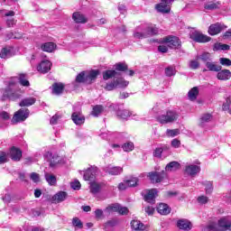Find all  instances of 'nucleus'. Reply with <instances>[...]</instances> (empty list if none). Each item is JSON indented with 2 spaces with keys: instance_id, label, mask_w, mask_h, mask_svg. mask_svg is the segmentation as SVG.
Here are the masks:
<instances>
[{
  "instance_id": "f257e3e1",
  "label": "nucleus",
  "mask_w": 231,
  "mask_h": 231,
  "mask_svg": "<svg viewBox=\"0 0 231 231\" xmlns=\"http://www.w3.org/2000/svg\"><path fill=\"white\" fill-rule=\"evenodd\" d=\"M231 231V220L228 217H222L216 222H209L208 225H202L200 231Z\"/></svg>"
},
{
  "instance_id": "f03ea898",
  "label": "nucleus",
  "mask_w": 231,
  "mask_h": 231,
  "mask_svg": "<svg viewBox=\"0 0 231 231\" xmlns=\"http://www.w3.org/2000/svg\"><path fill=\"white\" fill-rule=\"evenodd\" d=\"M152 35H158V27L154 24L140 25L134 32V39H147Z\"/></svg>"
},
{
  "instance_id": "7ed1b4c3",
  "label": "nucleus",
  "mask_w": 231,
  "mask_h": 231,
  "mask_svg": "<svg viewBox=\"0 0 231 231\" xmlns=\"http://www.w3.org/2000/svg\"><path fill=\"white\" fill-rule=\"evenodd\" d=\"M98 70H91L88 74L86 71H82L76 77V82L92 84L93 80H96L97 77H98Z\"/></svg>"
},
{
  "instance_id": "20e7f679",
  "label": "nucleus",
  "mask_w": 231,
  "mask_h": 231,
  "mask_svg": "<svg viewBox=\"0 0 231 231\" xmlns=\"http://www.w3.org/2000/svg\"><path fill=\"white\" fill-rule=\"evenodd\" d=\"M176 120H178V113L174 111H168L166 114L157 116V121H159L160 124H172V122H176Z\"/></svg>"
},
{
  "instance_id": "39448f33",
  "label": "nucleus",
  "mask_w": 231,
  "mask_h": 231,
  "mask_svg": "<svg viewBox=\"0 0 231 231\" xmlns=\"http://www.w3.org/2000/svg\"><path fill=\"white\" fill-rule=\"evenodd\" d=\"M44 159L46 160V162H48L49 166L51 168L57 167L58 165H60V163H64L60 156L53 154L50 152H47L44 154Z\"/></svg>"
},
{
  "instance_id": "423d86ee",
  "label": "nucleus",
  "mask_w": 231,
  "mask_h": 231,
  "mask_svg": "<svg viewBox=\"0 0 231 231\" xmlns=\"http://www.w3.org/2000/svg\"><path fill=\"white\" fill-rule=\"evenodd\" d=\"M30 116V110L21 108L13 116L11 122L12 124H19V122H24L26 118Z\"/></svg>"
},
{
  "instance_id": "0eeeda50",
  "label": "nucleus",
  "mask_w": 231,
  "mask_h": 231,
  "mask_svg": "<svg viewBox=\"0 0 231 231\" xmlns=\"http://www.w3.org/2000/svg\"><path fill=\"white\" fill-rule=\"evenodd\" d=\"M13 86H15V82H9L8 88L3 93L2 100H6V98H9L10 100H17V98H21L20 94L12 91Z\"/></svg>"
},
{
  "instance_id": "6e6552de",
  "label": "nucleus",
  "mask_w": 231,
  "mask_h": 231,
  "mask_svg": "<svg viewBox=\"0 0 231 231\" xmlns=\"http://www.w3.org/2000/svg\"><path fill=\"white\" fill-rule=\"evenodd\" d=\"M162 42L167 44V47L171 48L172 50H176L181 46V41L176 36H167L162 39Z\"/></svg>"
},
{
  "instance_id": "1a4fd4ad",
  "label": "nucleus",
  "mask_w": 231,
  "mask_h": 231,
  "mask_svg": "<svg viewBox=\"0 0 231 231\" xmlns=\"http://www.w3.org/2000/svg\"><path fill=\"white\" fill-rule=\"evenodd\" d=\"M189 39L194 41V42H209L212 38L201 33L199 31H194L189 33Z\"/></svg>"
},
{
  "instance_id": "9d476101",
  "label": "nucleus",
  "mask_w": 231,
  "mask_h": 231,
  "mask_svg": "<svg viewBox=\"0 0 231 231\" xmlns=\"http://www.w3.org/2000/svg\"><path fill=\"white\" fill-rule=\"evenodd\" d=\"M148 177L152 183H162V181H163L167 177V173H165V171H152L148 173Z\"/></svg>"
},
{
  "instance_id": "9b49d317",
  "label": "nucleus",
  "mask_w": 231,
  "mask_h": 231,
  "mask_svg": "<svg viewBox=\"0 0 231 231\" xmlns=\"http://www.w3.org/2000/svg\"><path fill=\"white\" fill-rule=\"evenodd\" d=\"M156 196H158V189H148L146 190V194L143 197L144 201L153 205V203L156 202Z\"/></svg>"
},
{
  "instance_id": "f8f14e48",
  "label": "nucleus",
  "mask_w": 231,
  "mask_h": 231,
  "mask_svg": "<svg viewBox=\"0 0 231 231\" xmlns=\"http://www.w3.org/2000/svg\"><path fill=\"white\" fill-rule=\"evenodd\" d=\"M9 155L13 162H21V159L23 158V151L15 146H13L10 150Z\"/></svg>"
},
{
  "instance_id": "ddd939ff",
  "label": "nucleus",
  "mask_w": 231,
  "mask_h": 231,
  "mask_svg": "<svg viewBox=\"0 0 231 231\" xmlns=\"http://www.w3.org/2000/svg\"><path fill=\"white\" fill-rule=\"evenodd\" d=\"M201 171V168L199 166L195 165V164H188L185 166L184 172L188 176H191V178H194L198 172Z\"/></svg>"
},
{
  "instance_id": "4468645a",
  "label": "nucleus",
  "mask_w": 231,
  "mask_h": 231,
  "mask_svg": "<svg viewBox=\"0 0 231 231\" xmlns=\"http://www.w3.org/2000/svg\"><path fill=\"white\" fill-rule=\"evenodd\" d=\"M226 26L224 24H221L219 23L211 24L208 28V33L209 35H217V33H221L223 30H226Z\"/></svg>"
},
{
  "instance_id": "2eb2a0df",
  "label": "nucleus",
  "mask_w": 231,
  "mask_h": 231,
  "mask_svg": "<svg viewBox=\"0 0 231 231\" xmlns=\"http://www.w3.org/2000/svg\"><path fill=\"white\" fill-rule=\"evenodd\" d=\"M98 171V168L95 167V166H92L90 168H88L86 172L84 173V180L86 181H89L93 179H95V176H97V172Z\"/></svg>"
},
{
  "instance_id": "dca6fc26",
  "label": "nucleus",
  "mask_w": 231,
  "mask_h": 231,
  "mask_svg": "<svg viewBox=\"0 0 231 231\" xmlns=\"http://www.w3.org/2000/svg\"><path fill=\"white\" fill-rule=\"evenodd\" d=\"M71 118L76 125H82L86 122V117L82 115V112L72 113Z\"/></svg>"
},
{
  "instance_id": "f3484780",
  "label": "nucleus",
  "mask_w": 231,
  "mask_h": 231,
  "mask_svg": "<svg viewBox=\"0 0 231 231\" xmlns=\"http://www.w3.org/2000/svg\"><path fill=\"white\" fill-rule=\"evenodd\" d=\"M177 226L180 228V230H192V223L189 221L188 219H180L177 221Z\"/></svg>"
},
{
  "instance_id": "a211bd4d",
  "label": "nucleus",
  "mask_w": 231,
  "mask_h": 231,
  "mask_svg": "<svg viewBox=\"0 0 231 231\" xmlns=\"http://www.w3.org/2000/svg\"><path fill=\"white\" fill-rule=\"evenodd\" d=\"M37 69L40 73H48L51 69V62L50 60H43L39 64Z\"/></svg>"
},
{
  "instance_id": "6ab92c4d",
  "label": "nucleus",
  "mask_w": 231,
  "mask_h": 231,
  "mask_svg": "<svg viewBox=\"0 0 231 231\" xmlns=\"http://www.w3.org/2000/svg\"><path fill=\"white\" fill-rule=\"evenodd\" d=\"M105 172H107V174H110L111 176H118V174L124 172V169L121 167L107 166L105 168Z\"/></svg>"
},
{
  "instance_id": "aec40b11",
  "label": "nucleus",
  "mask_w": 231,
  "mask_h": 231,
  "mask_svg": "<svg viewBox=\"0 0 231 231\" xmlns=\"http://www.w3.org/2000/svg\"><path fill=\"white\" fill-rule=\"evenodd\" d=\"M204 8L205 10H219L221 8V2L216 0L207 2L204 5Z\"/></svg>"
},
{
  "instance_id": "412c9836",
  "label": "nucleus",
  "mask_w": 231,
  "mask_h": 231,
  "mask_svg": "<svg viewBox=\"0 0 231 231\" xmlns=\"http://www.w3.org/2000/svg\"><path fill=\"white\" fill-rule=\"evenodd\" d=\"M157 12L161 14H169L171 12V5L165 4V2H161L155 5Z\"/></svg>"
},
{
  "instance_id": "4be33fe9",
  "label": "nucleus",
  "mask_w": 231,
  "mask_h": 231,
  "mask_svg": "<svg viewBox=\"0 0 231 231\" xmlns=\"http://www.w3.org/2000/svg\"><path fill=\"white\" fill-rule=\"evenodd\" d=\"M72 19L75 21L77 23H81V24H86L88 23V18L79 12H76L72 14Z\"/></svg>"
},
{
  "instance_id": "5701e85b",
  "label": "nucleus",
  "mask_w": 231,
  "mask_h": 231,
  "mask_svg": "<svg viewBox=\"0 0 231 231\" xmlns=\"http://www.w3.org/2000/svg\"><path fill=\"white\" fill-rule=\"evenodd\" d=\"M180 167L181 165L180 164V162L173 161L166 165L165 171L167 172H174L175 171H180Z\"/></svg>"
},
{
  "instance_id": "b1692460",
  "label": "nucleus",
  "mask_w": 231,
  "mask_h": 231,
  "mask_svg": "<svg viewBox=\"0 0 231 231\" xmlns=\"http://www.w3.org/2000/svg\"><path fill=\"white\" fill-rule=\"evenodd\" d=\"M230 78L231 72L229 69H220L217 74V79H218V80H229Z\"/></svg>"
},
{
  "instance_id": "393cba45",
  "label": "nucleus",
  "mask_w": 231,
  "mask_h": 231,
  "mask_svg": "<svg viewBox=\"0 0 231 231\" xmlns=\"http://www.w3.org/2000/svg\"><path fill=\"white\" fill-rule=\"evenodd\" d=\"M66 198H68V193L65 191H60L52 197V201L53 203H61V201H64Z\"/></svg>"
},
{
  "instance_id": "a878e982",
  "label": "nucleus",
  "mask_w": 231,
  "mask_h": 231,
  "mask_svg": "<svg viewBox=\"0 0 231 231\" xmlns=\"http://www.w3.org/2000/svg\"><path fill=\"white\" fill-rule=\"evenodd\" d=\"M157 212L162 216H167L168 214H171V208H169L167 204L161 203L157 207Z\"/></svg>"
},
{
  "instance_id": "bb28decb",
  "label": "nucleus",
  "mask_w": 231,
  "mask_h": 231,
  "mask_svg": "<svg viewBox=\"0 0 231 231\" xmlns=\"http://www.w3.org/2000/svg\"><path fill=\"white\" fill-rule=\"evenodd\" d=\"M35 102H37V99L35 97H27V98H23L20 102L19 106L21 107H30V106H33Z\"/></svg>"
},
{
  "instance_id": "cd10ccee",
  "label": "nucleus",
  "mask_w": 231,
  "mask_h": 231,
  "mask_svg": "<svg viewBox=\"0 0 231 231\" xmlns=\"http://www.w3.org/2000/svg\"><path fill=\"white\" fill-rule=\"evenodd\" d=\"M198 95H199V88L194 87L188 92V98L191 100V102H194V100L198 98Z\"/></svg>"
},
{
  "instance_id": "c85d7f7f",
  "label": "nucleus",
  "mask_w": 231,
  "mask_h": 231,
  "mask_svg": "<svg viewBox=\"0 0 231 231\" xmlns=\"http://www.w3.org/2000/svg\"><path fill=\"white\" fill-rule=\"evenodd\" d=\"M131 226L133 230H137V231L145 230V225H143V223H142L140 220H132Z\"/></svg>"
},
{
  "instance_id": "c756f323",
  "label": "nucleus",
  "mask_w": 231,
  "mask_h": 231,
  "mask_svg": "<svg viewBox=\"0 0 231 231\" xmlns=\"http://www.w3.org/2000/svg\"><path fill=\"white\" fill-rule=\"evenodd\" d=\"M62 91H64V84H62V83H54L52 85V93L54 95H62Z\"/></svg>"
},
{
  "instance_id": "7c9ffc66",
  "label": "nucleus",
  "mask_w": 231,
  "mask_h": 231,
  "mask_svg": "<svg viewBox=\"0 0 231 231\" xmlns=\"http://www.w3.org/2000/svg\"><path fill=\"white\" fill-rule=\"evenodd\" d=\"M57 48V45L53 42H46L42 45V51H47L48 53H51Z\"/></svg>"
},
{
  "instance_id": "2f4dec72",
  "label": "nucleus",
  "mask_w": 231,
  "mask_h": 231,
  "mask_svg": "<svg viewBox=\"0 0 231 231\" xmlns=\"http://www.w3.org/2000/svg\"><path fill=\"white\" fill-rule=\"evenodd\" d=\"M18 80L21 86L29 88L30 81H28V76H26V74H19Z\"/></svg>"
},
{
  "instance_id": "473e14b6",
  "label": "nucleus",
  "mask_w": 231,
  "mask_h": 231,
  "mask_svg": "<svg viewBox=\"0 0 231 231\" xmlns=\"http://www.w3.org/2000/svg\"><path fill=\"white\" fill-rule=\"evenodd\" d=\"M45 180L49 185H57V177L55 175L45 172Z\"/></svg>"
},
{
  "instance_id": "72a5a7b5",
  "label": "nucleus",
  "mask_w": 231,
  "mask_h": 231,
  "mask_svg": "<svg viewBox=\"0 0 231 231\" xmlns=\"http://www.w3.org/2000/svg\"><path fill=\"white\" fill-rule=\"evenodd\" d=\"M206 67L208 68V71H221V65H217L214 62H207Z\"/></svg>"
},
{
  "instance_id": "f704fd0d",
  "label": "nucleus",
  "mask_w": 231,
  "mask_h": 231,
  "mask_svg": "<svg viewBox=\"0 0 231 231\" xmlns=\"http://www.w3.org/2000/svg\"><path fill=\"white\" fill-rule=\"evenodd\" d=\"M104 113V106L101 105H97L93 107L91 115L92 116H100Z\"/></svg>"
},
{
  "instance_id": "c9c22d12",
  "label": "nucleus",
  "mask_w": 231,
  "mask_h": 231,
  "mask_svg": "<svg viewBox=\"0 0 231 231\" xmlns=\"http://www.w3.org/2000/svg\"><path fill=\"white\" fill-rule=\"evenodd\" d=\"M116 88H127L129 86V81L124 79V78H118L115 79Z\"/></svg>"
},
{
  "instance_id": "e433bc0d",
  "label": "nucleus",
  "mask_w": 231,
  "mask_h": 231,
  "mask_svg": "<svg viewBox=\"0 0 231 231\" xmlns=\"http://www.w3.org/2000/svg\"><path fill=\"white\" fill-rule=\"evenodd\" d=\"M212 120V115L210 114H204L200 117V123L199 125L203 127L206 124H208Z\"/></svg>"
},
{
  "instance_id": "4c0bfd02",
  "label": "nucleus",
  "mask_w": 231,
  "mask_h": 231,
  "mask_svg": "<svg viewBox=\"0 0 231 231\" xmlns=\"http://www.w3.org/2000/svg\"><path fill=\"white\" fill-rule=\"evenodd\" d=\"M118 72L116 70H106L103 72V79L104 80H109V79H113V77H116Z\"/></svg>"
},
{
  "instance_id": "58836bf2",
  "label": "nucleus",
  "mask_w": 231,
  "mask_h": 231,
  "mask_svg": "<svg viewBox=\"0 0 231 231\" xmlns=\"http://www.w3.org/2000/svg\"><path fill=\"white\" fill-rule=\"evenodd\" d=\"M122 149L125 152H131V151L134 150V143H133V142H128V143H125L122 145Z\"/></svg>"
},
{
  "instance_id": "ea45409f",
  "label": "nucleus",
  "mask_w": 231,
  "mask_h": 231,
  "mask_svg": "<svg viewBox=\"0 0 231 231\" xmlns=\"http://www.w3.org/2000/svg\"><path fill=\"white\" fill-rule=\"evenodd\" d=\"M9 57H12V51L7 48H3L0 52V58L1 59H9Z\"/></svg>"
},
{
  "instance_id": "a19ab883",
  "label": "nucleus",
  "mask_w": 231,
  "mask_h": 231,
  "mask_svg": "<svg viewBox=\"0 0 231 231\" xmlns=\"http://www.w3.org/2000/svg\"><path fill=\"white\" fill-rule=\"evenodd\" d=\"M117 116L125 120V119L129 118V116H131V112H129V110H126V109L118 110Z\"/></svg>"
},
{
  "instance_id": "79ce46f5",
  "label": "nucleus",
  "mask_w": 231,
  "mask_h": 231,
  "mask_svg": "<svg viewBox=\"0 0 231 231\" xmlns=\"http://www.w3.org/2000/svg\"><path fill=\"white\" fill-rule=\"evenodd\" d=\"M90 192L92 194H98L100 192V184L97 182H91L90 183Z\"/></svg>"
},
{
  "instance_id": "37998d69",
  "label": "nucleus",
  "mask_w": 231,
  "mask_h": 231,
  "mask_svg": "<svg viewBox=\"0 0 231 231\" xmlns=\"http://www.w3.org/2000/svg\"><path fill=\"white\" fill-rule=\"evenodd\" d=\"M116 71H127L128 67L125 62H118L115 65Z\"/></svg>"
},
{
  "instance_id": "c03bdc74",
  "label": "nucleus",
  "mask_w": 231,
  "mask_h": 231,
  "mask_svg": "<svg viewBox=\"0 0 231 231\" xmlns=\"http://www.w3.org/2000/svg\"><path fill=\"white\" fill-rule=\"evenodd\" d=\"M197 59L202 60V62H206L207 64V62H209L211 60L210 53L204 52L200 56H198Z\"/></svg>"
},
{
  "instance_id": "a18cd8bd",
  "label": "nucleus",
  "mask_w": 231,
  "mask_h": 231,
  "mask_svg": "<svg viewBox=\"0 0 231 231\" xmlns=\"http://www.w3.org/2000/svg\"><path fill=\"white\" fill-rule=\"evenodd\" d=\"M72 225L73 226H75L76 228H79L82 229L84 227V224H82V221H80L79 219V217H74L72 219Z\"/></svg>"
},
{
  "instance_id": "49530a36",
  "label": "nucleus",
  "mask_w": 231,
  "mask_h": 231,
  "mask_svg": "<svg viewBox=\"0 0 231 231\" xmlns=\"http://www.w3.org/2000/svg\"><path fill=\"white\" fill-rule=\"evenodd\" d=\"M180 134V129H167L166 135L173 138L174 136H178Z\"/></svg>"
},
{
  "instance_id": "de8ad7c7",
  "label": "nucleus",
  "mask_w": 231,
  "mask_h": 231,
  "mask_svg": "<svg viewBox=\"0 0 231 231\" xmlns=\"http://www.w3.org/2000/svg\"><path fill=\"white\" fill-rule=\"evenodd\" d=\"M120 207L119 204H112L106 208V210H108V212H119Z\"/></svg>"
},
{
  "instance_id": "09e8293b",
  "label": "nucleus",
  "mask_w": 231,
  "mask_h": 231,
  "mask_svg": "<svg viewBox=\"0 0 231 231\" xmlns=\"http://www.w3.org/2000/svg\"><path fill=\"white\" fill-rule=\"evenodd\" d=\"M165 75L167 77H172L173 75H176V69L174 67H168L165 69Z\"/></svg>"
},
{
  "instance_id": "8fccbe9b",
  "label": "nucleus",
  "mask_w": 231,
  "mask_h": 231,
  "mask_svg": "<svg viewBox=\"0 0 231 231\" xmlns=\"http://www.w3.org/2000/svg\"><path fill=\"white\" fill-rule=\"evenodd\" d=\"M127 187H136L138 185V178H132L126 180Z\"/></svg>"
},
{
  "instance_id": "3c124183",
  "label": "nucleus",
  "mask_w": 231,
  "mask_h": 231,
  "mask_svg": "<svg viewBox=\"0 0 231 231\" xmlns=\"http://www.w3.org/2000/svg\"><path fill=\"white\" fill-rule=\"evenodd\" d=\"M30 178L34 183H39V181H41V177L39 176V173L32 172Z\"/></svg>"
},
{
  "instance_id": "603ef678",
  "label": "nucleus",
  "mask_w": 231,
  "mask_h": 231,
  "mask_svg": "<svg viewBox=\"0 0 231 231\" xmlns=\"http://www.w3.org/2000/svg\"><path fill=\"white\" fill-rule=\"evenodd\" d=\"M8 162V155L5 152H0V165Z\"/></svg>"
},
{
  "instance_id": "864d4df0",
  "label": "nucleus",
  "mask_w": 231,
  "mask_h": 231,
  "mask_svg": "<svg viewBox=\"0 0 231 231\" xmlns=\"http://www.w3.org/2000/svg\"><path fill=\"white\" fill-rule=\"evenodd\" d=\"M197 201H199V203L200 205H207V203H208V197H207V196H199L197 199Z\"/></svg>"
},
{
  "instance_id": "5fc2aeb1",
  "label": "nucleus",
  "mask_w": 231,
  "mask_h": 231,
  "mask_svg": "<svg viewBox=\"0 0 231 231\" xmlns=\"http://www.w3.org/2000/svg\"><path fill=\"white\" fill-rule=\"evenodd\" d=\"M15 24H17V20L15 19L12 18L6 20L7 28H14Z\"/></svg>"
},
{
  "instance_id": "6e6d98bb",
  "label": "nucleus",
  "mask_w": 231,
  "mask_h": 231,
  "mask_svg": "<svg viewBox=\"0 0 231 231\" xmlns=\"http://www.w3.org/2000/svg\"><path fill=\"white\" fill-rule=\"evenodd\" d=\"M219 62L222 66H231V60L228 58H220Z\"/></svg>"
},
{
  "instance_id": "4d7b16f0",
  "label": "nucleus",
  "mask_w": 231,
  "mask_h": 231,
  "mask_svg": "<svg viewBox=\"0 0 231 231\" xmlns=\"http://www.w3.org/2000/svg\"><path fill=\"white\" fill-rule=\"evenodd\" d=\"M231 105V97L226 98V102L223 104L224 111H228Z\"/></svg>"
},
{
  "instance_id": "13d9d810",
  "label": "nucleus",
  "mask_w": 231,
  "mask_h": 231,
  "mask_svg": "<svg viewBox=\"0 0 231 231\" xmlns=\"http://www.w3.org/2000/svg\"><path fill=\"white\" fill-rule=\"evenodd\" d=\"M116 88V83L114 80L111 83L106 84L105 89H106V91H113V89Z\"/></svg>"
},
{
  "instance_id": "bf43d9fd",
  "label": "nucleus",
  "mask_w": 231,
  "mask_h": 231,
  "mask_svg": "<svg viewBox=\"0 0 231 231\" xmlns=\"http://www.w3.org/2000/svg\"><path fill=\"white\" fill-rule=\"evenodd\" d=\"M162 152H163V148H156L153 152V156L155 158H162Z\"/></svg>"
},
{
  "instance_id": "052dcab7",
  "label": "nucleus",
  "mask_w": 231,
  "mask_h": 231,
  "mask_svg": "<svg viewBox=\"0 0 231 231\" xmlns=\"http://www.w3.org/2000/svg\"><path fill=\"white\" fill-rule=\"evenodd\" d=\"M189 68L191 69H198V68H199V60H191L189 62Z\"/></svg>"
},
{
  "instance_id": "680f3d73",
  "label": "nucleus",
  "mask_w": 231,
  "mask_h": 231,
  "mask_svg": "<svg viewBox=\"0 0 231 231\" xmlns=\"http://www.w3.org/2000/svg\"><path fill=\"white\" fill-rule=\"evenodd\" d=\"M118 214L121 216H127L129 214V209L125 207H120Z\"/></svg>"
},
{
  "instance_id": "e2e57ef3",
  "label": "nucleus",
  "mask_w": 231,
  "mask_h": 231,
  "mask_svg": "<svg viewBox=\"0 0 231 231\" xmlns=\"http://www.w3.org/2000/svg\"><path fill=\"white\" fill-rule=\"evenodd\" d=\"M213 190H214V186L211 184V182H208L206 184V194H212Z\"/></svg>"
},
{
  "instance_id": "0e129e2a",
  "label": "nucleus",
  "mask_w": 231,
  "mask_h": 231,
  "mask_svg": "<svg viewBox=\"0 0 231 231\" xmlns=\"http://www.w3.org/2000/svg\"><path fill=\"white\" fill-rule=\"evenodd\" d=\"M70 187L74 190H79L80 189V182L79 180H75L74 182L70 183Z\"/></svg>"
},
{
  "instance_id": "69168bd1",
  "label": "nucleus",
  "mask_w": 231,
  "mask_h": 231,
  "mask_svg": "<svg viewBox=\"0 0 231 231\" xmlns=\"http://www.w3.org/2000/svg\"><path fill=\"white\" fill-rule=\"evenodd\" d=\"M181 145V142L178 139H173L171 141V147H174L175 149H178Z\"/></svg>"
},
{
  "instance_id": "338daca9",
  "label": "nucleus",
  "mask_w": 231,
  "mask_h": 231,
  "mask_svg": "<svg viewBox=\"0 0 231 231\" xmlns=\"http://www.w3.org/2000/svg\"><path fill=\"white\" fill-rule=\"evenodd\" d=\"M146 214H148V216H152V214H154V208H152V206H148L144 208Z\"/></svg>"
},
{
  "instance_id": "774afa93",
  "label": "nucleus",
  "mask_w": 231,
  "mask_h": 231,
  "mask_svg": "<svg viewBox=\"0 0 231 231\" xmlns=\"http://www.w3.org/2000/svg\"><path fill=\"white\" fill-rule=\"evenodd\" d=\"M0 117L2 118V120H10V114L3 111L0 113Z\"/></svg>"
}]
</instances>
